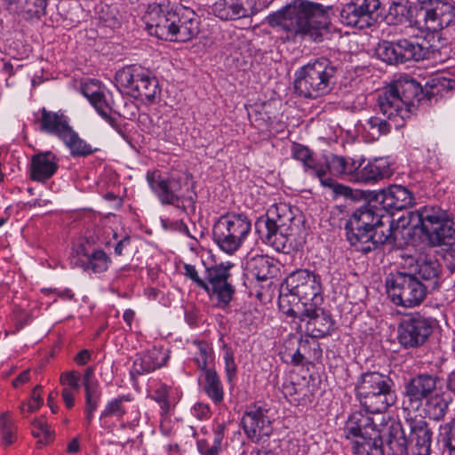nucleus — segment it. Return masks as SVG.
Returning a JSON list of instances; mask_svg holds the SVG:
<instances>
[{
  "instance_id": "nucleus-1",
  "label": "nucleus",
  "mask_w": 455,
  "mask_h": 455,
  "mask_svg": "<svg viewBox=\"0 0 455 455\" xmlns=\"http://www.w3.org/2000/svg\"><path fill=\"white\" fill-rule=\"evenodd\" d=\"M423 98V90L414 79L400 78L378 95V115L370 117L364 126L371 140L387 135L392 129L403 127Z\"/></svg>"
},
{
  "instance_id": "nucleus-2",
  "label": "nucleus",
  "mask_w": 455,
  "mask_h": 455,
  "mask_svg": "<svg viewBox=\"0 0 455 455\" xmlns=\"http://www.w3.org/2000/svg\"><path fill=\"white\" fill-rule=\"evenodd\" d=\"M144 20L148 33L163 40L188 42L200 32L196 13L170 2L149 4Z\"/></svg>"
},
{
  "instance_id": "nucleus-3",
  "label": "nucleus",
  "mask_w": 455,
  "mask_h": 455,
  "mask_svg": "<svg viewBox=\"0 0 455 455\" xmlns=\"http://www.w3.org/2000/svg\"><path fill=\"white\" fill-rule=\"evenodd\" d=\"M392 223L391 216L384 213L372 197L366 204L356 209L347 221V238L356 251L367 253L390 238Z\"/></svg>"
},
{
  "instance_id": "nucleus-4",
  "label": "nucleus",
  "mask_w": 455,
  "mask_h": 455,
  "mask_svg": "<svg viewBox=\"0 0 455 455\" xmlns=\"http://www.w3.org/2000/svg\"><path fill=\"white\" fill-rule=\"evenodd\" d=\"M323 16L321 4L307 0H294L280 12L268 16V22L272 26L281 27L295 39L321 42L326 28L317 19Z\"/></svg>"
},
{
  "instance_id": "nucleus-5",
  "label": "nucleus",
  "mask_w": 455,
  "mask_h": 455,
  "mask_svg": "<svg viewBox=\"0 0 455 455\" xmlns=\"http://www.w3.org/2000/svg\"><path fill=\"white\" fill-rule=\"evenodd\" d=\"M455 17L453 7L443 2H436L430 8L421 7L412 19V11L406 0L393 1L388 18L397 24H403L406 30L440 31L447 28Z\"/></svg>"
},
{
  "instance_id": "nucleus-6",
  "label": "nucleus",
  "mask_w": 455,
  "mask_h": 455,
  "mask_svg": "<svg viewBox=\"0 0 455 455\" xmlns=\"http://www.w3.org/2000/svg\"><path fill=\"white\" fill-rule=\"evenodd\" d=\"M394 381L379 371H366L356 379L355 397L368 413H382L396 400Z\"/></svg>"
},
{
  "instance_id": "nucleus-7",
  "label": "nucleus",
  "mask_w": 455,
  "mask_h": 455,
  "mask_svg": "<svg viewBox=\"0 0 455 455\" xmlns=\"http://www.w3.org/2000/svg\"><path fill=\"white\" fill-rule=\"evenodd\" d=\"M336 66L320 58L300 67L294 73V91L300 97L317 99L327 95L336 83Z\"/></svg>"
},
{
  "instance_id": "nucleus-8",
  "label": "nucleus",
  "mask_w": 455,
  "mask_h": 455,
  "mask_svg": "<svg viewBox=\"0 0 455 455\" xmlns=\"http://www.w3.org/2000/svg\"><path fill=\"white\" fill-rule=\"evenodd\" d=\"M232 267V263L227 262L206 267V275L204 279L194 265L185 263L183 275L196 287L204 290L210 299L215 301L216 307L224 308L229 305L235 294V287L231 283Z\"/></svg>"
},
{
  "instance_id": "nucleus-9",
  "label": "nucleus",
  "mask_w": 455,
  "mask_h": 455,
  "mask_svg": "<svg viewBox=\"0 0 455 455\" xmlns=\"http://www.w3.org/2000/svg\"><path fill=\"white\" fill-rule=\"evenodd\" d=\"M147 181L151 191L163 205L180 208L185 202L192 205L196 195L193 191L191 175L186 172H174L164 175L160 171L148 172Z\"/></svg>"
},
{
  "instance_id": "nucleus-10",
  "label": "nucleus",
  "mask_w": 455,
  "mask_h": 455,
  "mask_svg": "<svg viewBox=\"0 0 455 455\" xmlns=\"http://www.w3.org/2000/svg\"><path fill=\"white\" fill-rule=\"evenodd\" d=\"M251 230V221L244 213L221 215L212 227V239L223 252L233 255L244 243Z\"/></svg>"
},
{
  "instance_id": "nucleus-11",
  "label": "nucleus",
  "mask_w": 455,
  "mask_h": 455,
  "mask_svg": "<svg viewBox=\"0 0 455 455\" xmlns=\"http://www.w3.org/2000/svg\"><path fill=\"white\" fill-rule=\"evenodd\" d=\"M410 38L396 41H383L377 48V54L388 64L419 61L426 58L430 47L424 33L419 30H406Z\"/></svg>"
},
{
  "instance_id": "nucleus-12",
  "label": "nucleus",
  "mask_w": 455,
  "mask_h": 455,
  "mask_svg": "<svg viewBox=\"0 0 455 455\" xmlns=\"http://www.w3.org/2000/svg\"><path fill=\"white\" fill-rule=\"evenodd\" d=\"M422 233L433 246L455 243V222L438 206H424L416 212Z\"/></svg>"
},
{
  "instance_id": "nucleus-13",
  "label": "nucleus",
  "mask_w": 455,
  "mask_h": 455,
  "mask_svg": "<svg viewBox=\"0 0 455 455\" xmlns=\"http://www.w3.org/2000/svg\"><path fill=\"white\" fill-rule=\"evenodd\" d=\"M386 288L392 302L403 307L419 306L427 296V286L414 274L404 271L390 273Z\"/></svg>"
},
{
  "instance_id": "nucleus-14",
  "label": "nucleus",
  "mask_w": 455,
  "mask_h": 455,
  "mask_svg": "<svg viewBox=\"0 0 455 455\" xmlns=\"http://www.w3.org/2000/svg\"><path fill=\"white\" fill-rule=\"evenodd\" d=\"M283 286L299 298L301 308L321 306L323 301L321 277L309 270L299 269L291 273Z\"/></svg>"
},
{
  "instance_id": "nucleus-15",
  "label": "nucleus",
  "mask_w": 455,
  "mask_h": 455,
  "mask_svg": "<svg viewBox=\"0 0 455 455\" xmlns=\"http://www.w3.org/2000/svg\"><path fill=\"white\" fill-rule=\"evenodd\" d=\"M113 418L120 423L122 429L133 427L139 424L140 413L138 405L134 403L132 395H120L108 400L100 411V427L108 432H111L115 427L111 421Z\"/></svg>"
},
{
  "instance_id": "nucleus-16",
  "label": "nucleus",
  "mask_w": 455,
  "mask_h": 455,
  "mask_svg": "<svg viewBox=\"0 0 455 455\" xmlns=\"http://www.w3.org/2000/svg\"><path fill=\"white\" fill-rule=\"evenodd\" d=\"M436 325L437 321L433 317L410 314L398 325V342L405 349L419 347L428 339Z\"/></svg>"
},
{
  "instance_id": "nucleus-17",
  "label": "nucleus",
  "mask_w": 455,
  "mask_h": 455,
  "mask_svg": "<svg viewBox=\"0 0 455 455\" xmlns=\"http://www.w3.org/2000/svg\"><path fill=\"white\" fill-rule=\"evenodd\" d=\"M287 315L306 322V331L313 338H323L328 335L334 325L331 314L320 306H309L307 308H300L299 311L290 308Z\"/></svg>"
},
{
  "instance_id": "nucleus-18",
  "label": "nucleus",
  "mask_w": 455,
  "mask_h": 455,
  "mask_svg": "<svg viewBox=\"0 0 455 455\" xmlns=\"http://www.w3.org/2000/svg\"><path fill=\"white\" fill-rule=\"evenodd\" d=\"M438 377L434 374L420 373L410 379L404 385V396L411 408L418 410L425 399L435 394Z\"/></svg>"
},
{
  "instance_id": "nucleus-19",
  "label": "nucleus",
  "mask_w": 455,
  "mask_h": 455,
  "mask_svg": "<svg viewBox=\"0 0 455 455\" xmlns=\"http://www.w3.org/2000/svg\"><path fill=\"white\" fill-rule=\"evenodd\" d=\"M70 264L89 275L101 274L108 269L111 259L102 249H94L89 251L85 247L79 246L72 252Z\"/></svg>"
},
{
  "instance_id": "nucleus-20",
  "label": "nucleus",
  "mask_w": 455,
  "mask_h": 455,
  "mask_svg": "<svg viewBox=\"0 0 455 455\" xmlns=\"http://www.w3.org/2000/svg\"><path fill=\"white\" fill-rule=\"evenodd\" d=\"M267 411L261 405L253 404L244 412L242 424L247 437L254 443H259L262 437L269 436L272 433L271 422L267 416Z\"/></svg>"
},
{
  "instance_id": "nucleus-21",
  "label": "nucleus",
  "mask_w": 455,
  "mask_h": 455,
  "mask_svg": "<svg viewBox=\"0 0 455 455\" xmlns=\"http://www.w3.org/2000/svg\"><path fill=\"white\" fill-rule=\"evenodd\" d=\"M373 198L384 213L389 216L411 206L414 200L411 192L401 185H391L379 191Z\"/></svg>"
},
{
  "instance_id": "nucleus-22",
  "label": "nucleus",
  "mask_w": 455,
  "mask_h": 455,
  "mask_svg": "<svg viewBox=\"0 0 455 455\" xmlns=\"http://www.w3.org/2000/svg\"><path fill=\"white\" fill-rule=\"evenodd\" d=\"M83 95L88 99L98 114L119 133L122 132L116 118L110 116L111 108L107 103L103 89L97 80L84 82L81 85Z\"/></svg>"
},
{
  "instance_id": "nucleus-23",
  "label": "nucleus",
  "mask_w": 455,
  "mask_h": 455,
  "mask_svg": "<svg viewBox=\"0 0 455 455\" xmlns=\"http://www.w3.org/2000/svg\"><path fill=\"white\" fill-rule=\"evenodd\" d=\"M35 118L40 132L56 136L59 140L71 128L69 118L61 110L54 112L42 108Z\"/></svg>"
},
{
  "instance_id": "nucleus-24",
  "label": "nucleus",
  "mask_w": 455,
  "mask_h": 455,
  "mask_svg": "<svg viewBox=\"0 0 455 455\" xmlns=\"http://www.w3.org/2000/svg\"><path fill=\"white\" fill-rule=\"evenodd\" d=\"M8 12L17 18L38 21L46 14L49 0H4Z\"/></svg>"
},
{
  "instance_id": "nucleus-25",
  "label": "nucleus",
  "mask_w": 455,
  "mask_h": 455,
  "mask_svg": "<svg viewBox=\"0 0 455 455\" xmlns=\"http://www.w3.org/2000/svg\"><path fill=\"white\" fill-rule=\"evenodd\" d=\"M410 433L411 455H430L432 432L427 422L421 419L406 420Z\"/></svg>"
},
{
  "instance_id": "nucleus-26",
  "label": "nucleus",
  "mask_w": 455,
  "mask_h": 455,
  "mask_svg": "<svg viewBox=\"0 0 455 455\" xmlns=\"http://www.w3.org/2000/svg\"><path fill=\"white\" fill-rule=\"evenodd\" d=\"M256 229L263 243L271 246L275 251L289 253L292 249L295 241L293 229L283 230L277 227L263 226L262 223L256 224Z\"/></svg>"
},
{
  "instance_id": "nucleus-27",
  "label": "nucleus",
  "mask_w": 455,
  "mask_h": 455,
  "mask_svg": "<svg viewBox=\"0 0 455 455\" xmlns=\"http://www.w3.org/2000/svg\"><path fill=\"white\" fill-rule=\"evenodd\" d=\"M379 430L373 423L372 418L360 411H355L348 417L343 428V435L351 443L359 441L361 437L377 435Z\"/></svg>"
},
{
  "instance_id": "nucleus-28",
  "label": "nucleus",
  "mask_w": 455,
  "mask_h": 455,
  "mask_svg": "<svg viewBox=\"0 0 455 455\" xmlns=\"http://www.w3.org/2000/svg\"><path fill=\"white\" fill-rule=\"evenodd\" d=\"M255 4L256 0H219L212 10L221 20H236L252 14Z\"/></svg>"
},
{
  "instance_id": "nucleus-29",
  "label": "nucleus",
  "mask_w": 455,
  "mask_h": 455,
  "mask_svg": "<svg viewBox=\"0 0 455 455\" xmlns=\"http://www.w3.org/2000/svg\"><path fill=\"white\" fill-rule=\"evenodd\" d=\"M58 168V158L54 153H37L31 158L30 178L35 181L45 182L55 174Z\"/></svg>"
},
{
  "instance_id": "nucleus-30",
  "label": "nucleus",
  "mask_w": 455,
  "mask_h": 455,
  "mask_svg": "<svg viewBox=\"0 0 455 455\" xmlns=\"http://www.w3.org/2000/svg\"><path fill=\"white\" fill-rule=\"evenodd\" d=\"M363 162L365 160L363 157L355 159L334 154L327 155L328 176L347 178L355 182V173Z\"/></svg>"
},
{
  "instance_id": "nucleus-31",
  "label": "nucleus",
  "mask_w": 455,
  "mask_h": 455,
  "mask_svg": "<svg viewBox=\"0 0 455 455\" xmlns=\"http://www.w3.org/2000/svg\"><path fill=\"white\" fill-rule=\"evenodd\" d=\"M390 163L387 158L379 157L368 161L358 168L355 173V182L371 183L388 178L392 175Z\"/></svg>"
},
{
  "instance_id": "nucleus-32",
  "label": "nucleus",
  "mask_w": 455,
  "mask_h": 455,
  "mask_svg": "<svg viewBox=\"0 0 455 455\" xmlns=\"http://www.w3.org/2000/svg\"><path fill=\"white\" fill-rule=\"evenodd\" d=\"M293 221L294 214L290 205L285 203H278L272 204L267 209L266 216L259 219L256 224L262 223L263 226L277 227L285 230V228L293 229Z\"/></svg>"
},
{
  "instance_id": "nucleus-33",
  "label": "nucleus",
  "mask_w": 455,
  "mask_h": 455,
  "mask_svg": "<svg viewBox=\"0 0 455 455\" xmlns=\"http://www.w3.org/2000/svg\"><path fill=\"white\" fill-rule=\"evenodd\" d=\"M169 359V351L163 347H153L143 352L139 358L134 361V371L139 374L152 372L167 363Z\"/></svg>"
},
{
  "instance_id": "nucleus-34",
  "label": "nucleus",
  "mask_w": 455,
  "mask_h": 455,
  "mask_svg": "<svg viewBox=\"0 0 455 455\" xmlns=\"http://www.w3.org/2000/svg\"><path fill=\"white\" fill-rule=\"evenodd\" d=\"M143 75V79H140L135 87L133 97L139 98L146 104H154L161 95L158 80L148 69H146Z\"/></svg>"
},
{
  "instance_id": "nucleus-35",
  "label": "nucleus",
  "mask_w": 455,
  "mask_h": 455,
  "mask_svg": "<svg viewBox=\"0 0 455 455\" xmlns=\"http://www.w3.org/2000/svg\"><path fill=\"white\" fill-rule=\"evenodd\" d=\"M245 270L249 276L262 282L274 276L275 266L268 257L255 255L247 259Z\"/></svg>"
},
{
  "instance_id": "nucleus-36",
  "label": "nucleus",
  "mask_w": 455,
  "mask_h": 455,
  "mask_svg": "<svg viewBox=\"0 0 455 455\" xmlns=\"http://www.w3.org/2000/svg\"><path fill=\"white\" fill-rule=\"evenodd\" d=\"M146 68L138 65H131L118 70L115 79L118 89L124 90L131 96H134L135 87L140 79H143Z\"/></svg>"
},
{
  "instance_id": "nucleus-37",
  "label": "nucleus",
  "mask_w": 455,
  "mask_h": 455,
  "mask_svg": "<svg viewBox=\"0 0 455 455\" xmlns=\"http://www.w3.org/2000/svg\"><path fill=\"white\" fill-rule=\"evenodd\" d=\"M406 424L403 426L400 422H394L388 427L387 444L393 455L407 454L410 440L406 436Z\"/></svg>"
},
{
  "instance_id": "nucleus-38",
  "label": "nucleus",
  "mask_w": 455,
  "mask_h": 455,
  "mask_svg": "<svg viewBox=\"0 0 455 455\" xmlns=\"http://www.w3.org/2000/svg\"><path fill=\"white\" fill-rule=\"evenodd\" d=\"M340 20L344 25L363 29L374 24L375 17L366 16L350 1L341 9Z\"/></svg>"
},
{
  "instance_id": "nucleus-39",
  "label": "nucleus",
  "mask_w": 455,
  "mask_h": 455,
  "mask_svg": "<svg viewBox=\"0 0 455 455\" xmlns=\"http://www.w3.org/2000/svg\"><path fill=\"white\" fill-rule=\"evenodd\" d=\"M351 447L355 455H384L380 431L377 435L361 437L359 441H353Z\"/></svg>"
},
{
  "instance_id": "nucleus-40",
  "label": "nucleus",
  "mask_w": 455,
  "mask_h": 455,
  "mask_svg": "<svg viewBox=\"0 0 455 455\" xmlns=\"http://www.w3.org/2000/svg\"><path fill=\"white\" fill-rule=\"evenodd\" d=\"M64 145L68 148L73 157L87 156L92 155L97 149L81 139L76 132L71 127L66 134L60 139Z\"/></svg>"
},
{
  "instance_id": "nucleus-41",
  "label": "nucleus",
  "mask_w": 455,
  "mask_h": 455,
  "mask_svg": "<svg viewBox=\"0 0 455 455\" xmlns=\"http://www.w3.org/2000/svg\"><path fill=\"white\" fill-rule=\"evenodd\" d=\"M204 389L208 397L215 403H220L224 399V389L217 372L209 369L205 371Z\"/></svg>"
},
{
  "instance_id": "nucleus-42",
  "label": "nucleus",
  "mask_w": 455,
  "mask_h": 455,
  "mask_svg": "<svg viewBox=\"0 0 455 455\" xmlns=\"http://www.w3.org/2000/svg\"><path fill=\"white\" fill-rule=\"evenodd\" d=\"M307 387L304 384L295 383L291 379H285L282 385L283 395L294 405L307 402Z\"/></svg>"
},
{
  "instance_id": "nucleus-43",
  "label": "nucleus",
  "mask_w": 455,
  "mask_h": 455,
  "mask_svg": "<svg viewBox=\"0 0 455 455\" xmlns=\"http://www.w3.org/2000/svg\"><path fill=\"white\" fill-rule=\"evenodd\" d=\"M303 170L307 175L317 179L321 184L328 176L327 155L317 157L314 154L308 162L303 165Z\"/></svg>"
},
{
  "instance_id": "nucleus-44",
  "label": "nucleus",
  "mask_w": 455,
  "mask_h": 455,
  "mask_svg": "<svg viewBox=\"0 0 455 455\" xmlns=\"http://www.w3.org/2000/svg\"><path fill=\"white\" fill-rule=\"evenodd\" d=\"M424 401L425 412L430 419L440 420L443 418L448 410V402L442 395L433 394Z\"/></svg>"
},
{
  "instance_id": "nucleus-45",
  "label": "nucleus",
  "mask_w": 455,
  "mask_h": 455,
  "mask_svg": "<svg viewBox=\"0 0 455 455\" xmlns=\"http://www.w3.org/2000/svg\"><path fill=\"white\" fill-rule=\"evenodd\" d=\"M194 345L196 351L194 354L193 361L198 369L206 371L208 364L214 359L212 347L204 341H195Z\"/></svg>"
},
{
  "instance_id": "nucleus-46",
  "label": "nucleus",
  "mask_w": 455,
  "mask_h": 455,
  "mask_svg": "<svg viewBox=\"0 0 455 455\" xmlns=\"http://www.w3.org/2000/svg\"><path fill=\"white\" fill-rule=\"evenodd\" d=\"M418 275L423 280H433L438 276L440 265L434 257H424L418 260Z\"/></svg>"
},
{
  "instance_id": "nucleus-47",
  "label": "nucleus",
  "mask_w": 455,
  "mask_h": 455,
  "mask_svg": "<svg viewBox=\"0 0 455 455\" xmlns=\"http://www.w3.org/2000/svg\"><path fill=\"white\" fill-rule=\"evenodd\" d=\"M0 428L3 442L6 445L13 443L15 441V427L9 411L0 415Z\"/></svg>"
},
{
  "instance_id": "nucleus-48",
  "label": "nucleus",
  "mask_w": 455,
  "mask_h": 455,
  "mask_svg": "<svg viewBox=\"0 0 455 455\" xmlns=\"http://www.w3.org/2000/svg\"><path fill=\"white\" fill-rule=\"evenodd\" d=\"M84 391H85V406L98 408L99 403L101 399V395H102V392H101L99 383L92 384V385H88V384L85 385Z\"/></svg>"
},
{
  "instance_id": "nucleus-49",
  "label": "nucleus",
  "mask_w": 455,
  "mask_h": 455,
  "mask_svg": "<svg viewBox=\"0 0 455 455\" xmlns=\"http://www.w3.org/2000/svg\"><path fill=\"white\" fill-rule=\"evenodd\" d=\"M321 185L323 188L331 189L335 196H343L345 197H350L352 196V189L347 186L338 183L333 177L327 176Z\"/></svg>"
},
{
  "instance_id": "nucleus-50",
  "label": "nucleus",
  "mask_w": 455,
  "mask_h": 455,
  "mask_svg": "<svg viewBox=\"0 0 455 455\" xmlns=\"http://www.w3.org/2000/svg\"><path fill=\"white\" fill-rule=\"evenodd\" d=\"M354 4L366 16L374 17L380 7V0H351Z\"/></svg>"
},
{
  "instance_id": "nucleus-51",
  "label": "nucleus",
  "mask_w": 455,
  "mask_h": 455,
  "mask_svg": "<svg viewBox=\"0 0 455 455\" xmlns=\"http://www.w3.org/2000/svg\"><path fill=\"white\" fill-rule=\"evenodd\" d=\"M224 362L225 371L227 374L228 381L231 382L236 374V364L235 363L234 354L230 347L224 346Z\"/></svg>"
},
{
  "instance_id": "nucleus-52",
  "label": "nucleus",
  "mask_w": 455,
  "mask_h": 455,
  "mask_svg": "<svg viewBox=\"0 0 455 455\" xmlns=\"http://www.w3.org/2000/svg\"><path fill=\"white\" fill-rule=\"evenodd\" d=\"M455 86V80L446 78L433 79L430 84V91H427V94L429 96L436 95L441 92L443 89H453Z\"/></svg>"
},
{
  "instance_id": "nucleus-53",
  "label": "nucleus",
  "mask_w": 455,
  "mask_h": 455,
  "mask_svg": "<svg viewBox=\"0 0 455 455\" xmlns=\"http://www.w3.org/2000/svg\"><path fill=\"white\" fill-rule=\"evenodd\" d=\"M314 154L307 147L299 143H294L291 147V156L299 161L302 165L307 164Z\"/></svg>"
},
{
  "instance_id": "nucleus-54",
  "label": "nucleus",
  "mask_w": 455,
  "mask_h": 455,
  "mask_svg": "<svg viewBox=\"0 0 455 455\" xmlns=\"http://www.w3.org/2000/svg\"><path fill=\"white\" fill-rule=\"evenodd\" d=\"M32 434L34 436L39 437L44 435L47 441L52 437L50 427L44 419H35L32 421Z\"/></svg>"
},
{
  "instance_id": "nucleus-55",
  "label": "nucleus",
  "mask_w": 455,
  "mask_h": 455,
  "mask_svg": "<svg viewBox=\"0 0 455 455\" xmlns=\"http://www.w3.org/2000/svg\"><path fill=\"white\" fill-rule=\"evenodd\" d=\"M80 374L77 371H71L60 375V383L63 386H69L72 389L78 391L80 388Z\"/></svg>"
},
{
  "instance_id": "nucleus-56",
  "label": "nucleus",
  "mask_w": 455,
  "mask_h": 455,
  "mask_svg": "<svg viewBox=\"0 0 455 455\" xmlns=\"http://www.w3.org/2000/svg\"><path fill=\"white\" fill-rule=\"evenodd\" d=\"M42 386L37 385L34 387L30 400L28 403V412L32 413L37 411L44 403L43 397L41 396Z\"/></svg>"
},
{
  "instance_id": "nucleus-57",
  "label": "nucleus",
  "mask_w": 455,
  "mask_h": 455,
  "mask_svg": "<svg viewBox=\"0 0 455 455\" xmlns=\"http://www.w3.org/2000/svg\"><path fill=\"white\" fill-rule=\"evenodd\" d=\"M225 425L218 424L214 428V440H213V447H216V451L219 454L221 447V443L225 435Z\"/></svg>"
},
{
  "instance_id": "nucleus-58",
  "label": "nucleus",
  "mask_w": 455,
  "mask_h": 455,
  "mask_svg": "<svg viewBox=\"0 0 455 455\" xmlns=\"http://www.w3.org/2000/svg\"><path fill=\"white\" fill-rule=\"evenodd\" d=\"M196 448L201 455H219L216 447L210 446L205 439L197 440Z\"/></svg>"
},
{
  "instance_id": "nucleus-59",
  "label": "nucleus",
  "mask_w": 455,
  "mask_h": 455,
  "mask_svg": "<svg viewBox=\"0 0 455 455\" xmlns=\"http://www.w3.org/2000/svg\"><path fill=\"white\" fill-rule=\"evenodd\" d=\"M446 446L449 449V455H455V420L449 427L446 439Z\"/></svg>"
},
{
  "instance_id": "nucleus-60",
  "label": "nucleus",
  "mask_w": 455,
  "mask_h": 455,
  "mask_svg": "<svg viewBox=\"0 0 455 455\" xmlns=\"http://www.w3.org/2000/svg\"><path fill=\"white\" fill-rule=\"evenodd\" d=\"M192 413L199 419L206 418L210 413V408L207 404L197 403L192 408Z\"/></svg>"
},
{
  "instance_id": "nucleus-61",
  "label": "nucleus",
  "mask_w": 455,
  "mask_h": 455,
  "mask_svg": "<svg viewBox=\"0 0 455 455\" xmlns=\"http://www.w3.org/2000/svg\"><path fill=\"white\" fill-rule=\"evenodd\" d=\"M443 260L448 269L452 273L455 271V248L451 247L443 254Z\"/></svg>"
},
{
  "instance_id": "nucleus-62",
  "label": "nucleus",
  "mask_w": 455,
  "mask_h": 455,
  "mask_svg": "<svg viewBox=\"0 0 455 455\" xmlns=\"http://www.w3.org/2000/svg\"><path fill=\"white\" fill-rule=\"evenodd\" d=\"M61 395H62V399L64 401L65 405L68 409L73 408L75 405V395H74L73 392L71 391V389L67 388V387L63 388Z\"/></svg>"
},
{
  "instance_id": "nucleus-63",
  "label": "nucleus",
  "mask_w": 455,
  "mask_h": 455,
  "mask_svg": "<svg viewBox=\"0 0 455 455\" xmlns=\"http://www.w3.org/2000/svg\"><path fill=\"white\" fill-rule=\"evenodd\" d=\"M91 360V352L87 349L81 350L75 357V362L78 365H84Z\"/></svg>"
},
{
  "instance_id": "nucleus-64",
  "label": "nucleus",
  "mask_w": 455,
  "mask_h": 455,
  "mask_svg": "<svg viewBox=\"0 0 455 455\" xmlns=\"http://www.w3.org/2000/svg\"><path fill=\"white\" fill-rule=\"evenodd\" d=\"M446 387L455 395V369L448 374Z\"/></svg>"
}]
</instances>
